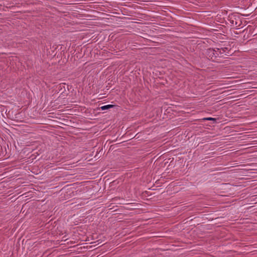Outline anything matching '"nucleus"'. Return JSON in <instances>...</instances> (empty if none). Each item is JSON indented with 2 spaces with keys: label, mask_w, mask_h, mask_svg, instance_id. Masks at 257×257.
<instances>
[{
  "label": "nucleus",
  "mask_w": 257,
  "mask_h": 257,
  "mask_svg": "<svg viewBox=\"0 0 257 257\" xmlns=\"http://www.w3.org/2000/svg\"><path fill=\"white\" fill-rule=\"evenodd\" d=\"M207 55L209 58L213 61H214V59L219 56V53H217V51L212 48L207 49Z\"/></svg>",
  "instance_id": "1"
},
{
  "label": "nucleus",
  "mask_w": 257,
  "mask_h": 257,
  "mask_svg": "<svg viewBox=\"0 0 257 257\" xmlns=\"http://www.w3.org/2000/svg\"><path fill=\"white\" fill-rule=\"evenodd\" d=\"M230 50L231 48L230 45H229V47H221L220 49L219 53L220 55L223 54H225V55H229L231 53Z\"/></svg>",
  "instance_id": "2"
},
{
  "label": "nucleus",
  "mask_w": 257,
  "mask_h": 257,
  "mask_svg": "<svg viewBox=\"0 0 257 257\" xmlns=\"http://www.w3.org/2000/svg\"><path fill=\"white\" fill-rule=\"evenodd\" d=\"M113 106H114L113 105L108 104V105H104V106L100 107V108L101 110H104L108 109L110 108H112Z\"/></svg>",
  "instance_id": "3"
},
{
  "label": "nucleus",
  "mask_w": 257,
  "mask_h": 257,
  "mask_svg": "<svg viewBox=\"0 0 257 257\" xmlns=\"http://www.w3.org/2000/svg\"><path fill=\"white\" fill-rule=\"evenodd\" d=\"M230 22L232 23V24L233 26H235V27H238L240 26V24H239V23L238 22H237L236 21H234L233 20H230Z\"/></svg>",
  "instance_id": "4"
},
{
  "label": "nucleus",
  "mask_w": 257,
  "mask_h": 257,
  "mask_svg": "<svg viewBox=\"0 0 257 257\" xmlns=\"http://www.w3.org/2000/svg\"><path fill=\"white\" fill-rule=\"evenodd\" d=\"M204 119L207 120L216 121V118H213V117H207V118H204Z\"/></svg>",
  "instance_id": "5"
},
{
  "label": "nucleus",
  "mask_w": 257,
  "mask_h": 257,
  "mask_svg": "<svg viewBox=\"0 0 257 257\" xmlns=\"http://www.w3.org/2000/svg\"><path fill=\"white\" fill-rule=\"evenodd\" d=\"M220 49V48H215V49H214L215 50H216V51H217V53H219V55L220 54V53H219Z\"/></svg>",
  "instance_id": "6"
}]
</instances>
